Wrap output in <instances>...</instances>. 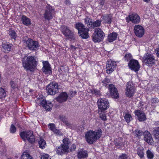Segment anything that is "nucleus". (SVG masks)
<instances>
[{
    "label": "nucleus",
    "mask_w": 159,
    "mask_h": 159,
    "mask_svg": "<svg viewBox=\"0 0 159 159\" xmlns=\"http://www.w3.org/2000/svg\"><path fill=\"white\" fill-rule=\"evenodd\" d=\"M10 84H11V87L13 89H14L17 87V84H15L14 81H11L10 82Z\"/></svg>",
    "instance_id": "a18cd8bd"
},
{
    "label": "nucleus",
    "mask_w": 159,
    "mask_h": 159,
    "mask_svg": "<svg viewBox=\"0 0 159 159\" xmlns=\"http://www.w3.org/2000/svg\"><path fill=\"white\" fill-rule=\"evenodd\" d=\"M25 43L26 46L30 50H35L39 47L38 43L37 41H33L30 39H28Z\"/></svg>",
    "instance_id": "ddd939ff"
},
{
    "label": "nucleus",
    "mask_w": 159,
    "mask_h": 159,
    "mask_svg": "<svg viewBox=\"0 0 159 159\" xmlns=\"http://www.w3.org/2000/svg\"><path fill=\"white\" fill-rule=\"evenodd\" d=\"M117 36V34L115 32L111 33L109 34L107 38V40L110 42H113L115 40Z\"/></svg>",
    "instance_id": "cd10ccee"
},
{
    "label": "nucleus",
    "mask_w": 159,
    "mask_h": 159,
    "mask_svg": "<svg viewBox=\"0 0 159 159\" xmlns=\"http://www.w3.org/2000/svg\"><path fill=\"white\" fill-rule=\"evenodd\" d=\"M124 117L125 119H132L131 116L129 114H126Z\"/></svg>",
    "instance_id": "09e8293b"
},
{
    "label": "nucleus",
    "mask_w": 159,
    "mask_h": 159,
    "mask_svg": "<svg viewBox=\"0 0 159 159\" xmlns=\"http://www.w3.org/2000/svg\"><path fill=\"white\" fill-rule=\"evenodd\" d=\"M134 32L135 35L138 37H142L144 34L145 30L143 27L140 25H136L134 28Z\"/></svg>",
    "instance_id": "4468645a"
},
{
    "label": "nucleus",
    "mask_w": 159,
    "mask_h": 159,
    "mask_svg": "<svg viewBox=\"0 0 159 159\" xmlns=\"http://www.w3.org/2000/svg\"><path fill=\"white\" fill-rule=\"evenodd\" d=\"M16 126L20 127L19 123L16 120L11 125L10 129V132L12 134H14L16 133Z\"/></svg>",
    "instance_id": "393cba45"
},
{
    "label": "nucleus",
    "mask_w": 159,
    "mask_h": 159,
    "mask_svg": "<svg viewBox=\"0 0 159 159\" xmlns=\"http://www.w3.org/2000/svg\"><path fill=\"white\" fill-rule=\"evenodd\" d=\"M98 2L99 4L102 6L104 4L105 1L104 0H100Z\"/></svg>",
    "instance_id": "3c124183"
},
{
    "label": "nucleus",
    "mask_w": 159,
    "mask_h": 159,
    "mask_svg": "<svg viewBox=\"0 0 159 159\" xmlns=\"http://www.w3.org/2000/svg\"><path fill=\"white\" fill-rule=\"evenodd\" d=\"M127 155L125 154H122L119 157V159H127Z\"/></svg>",
    "instance_id": "49530a36"
},
{
    "label": "nucleus",
    "mask_w": 159,
    "mask_h": 159,
    "mask_svg": "<svg viewBox=\"0 0 159 159\" xmlns=\"http://www.w3.org/2000/svg\"><path fill=\"white\" fill-rule=\"evenodd\" d=\"M100 21L99 20H97L93 22H92V26L91 27H92L93 28L95 27H99L100 26Z\"/></svg>",
    "instance_id": "4c0bfd02"
},
{
    "label": "nucleus",
    "mask_w": 159,
    "mask_h": 159,
    "mask_svg": "<svg viewBox=\"0 0 159 159\" xmlns=\"http://www.w3.org/2000/svg\"><path fill=\"white\" fill-rule=\"evenodd\" d=\"M75 26L78 30L79 35L82 39H87L89 38L88 32L89 30V28H86L84 25L81 22L76 23Z\"/></svg>",
    "instance_id": "7ed1b4c3"
},
{
    "label": "nucleus",
    "mask_w": 159,
    "mask_h": 159,
    "mask_svg": "<svg viewBox=\"0 0 159 159\" xmlns=\"http://www.w3.org/2000/svg\"><path fill=\"white\" fill-rule=\"evenodd\" d=\"M8 34L12 39H13L14 40H16L17 37V35L15 31L10 29L9 30Z\"/></svg>",
    "instance_id": "2f4dec72"
},
{
    "label": "nucleus",
    "mask_w": 159,
    "mask_h": 159,
    "mask_svg": "<svg viewBox=\"0 0 159 159\" xmlns=\"http://www.w3.org/2000/svg\"><path fill=\"white\" fill-rule=\"evenodd\" d=\"M61 30L63 34L66 37L74 39L75 38L73 32L70 30L66 26L63 25L61 27Z\"/></svg>",
    "instance_id": "f8f14e48"
},
{
    "label": "nucleus",
    "mask_w": 159,
    "mask_h": 159,
    "mask_svg": "<svg viewBox=\"0 0 159 159\" xmlns=\"http://www.w3.org/2000/svg\"><path fill=\"white\" fill-rule=\"evenodd\" d=\"M59 118L60 119H65V116H63V115H60L59 116Z\"/></svg>",
    "instance_id": "6e6d98bb"
},
{
    "label": "nucleus",
    "mask_w": 159,
    "mask_h": 159,
    "mask_svg": "<svg viewBox=\"0 0 159 159\" xmlns=\"http://www.w3.org/2000/svg\"><path fill=\"white\" fill-rule=\"evenodd\" d=\"M106 64V72L110 74L115 69L116 64V62L111 60L108 61Z\"/></svg>",
    "instance_id": "2eb2a0df"
},
{
    "label": "nucleus",
    "mask_w": 159,
    "mask_h": 159,
    "mask_svg": "<svg viewBox=\"0 0 159 159\" xmlns=\"http://www.w3.org/2000/svg\"><path fill=\"white\" fill-rule=\"evenodd\" d=\"M108 88L111 95L113 98H117L119 97L117 90L114 85L112 84H109Z\"/></svg>",
    "instance_id": "6ab92c4d"
},
{
    "label": "nucleus",
    "mask_w": 159,
    "mask_h": 159,
    "mask_svg": "<svg viewBox=\"0 0 159 159\" xmlns=\"http://www.w3.org/2000/svg\"><path fill=\"white\" fill-rule=\"evenodd\" d=\"M76 93V92L75 91H72L70 92L71 94L70 96L71 97H73Z\"/></svg>",
    "instance_id": "864d4df0"
},
{
    "label": "nucleus",
    "mask_w": 159,
    "mask_h": 159,
    "mask_svg": "<svg viewBox=\"0 0 159 159\" xmlns=\"http://www.w3.org/2000/svg\"><path fill=\"white\" fill-rule=\"evenodd\" d=\"M105 34L100 28H95L93 34L92 40L95 43L99 42L103 39Z\"/></svg>",
    "instance_id": "39448f33"
},
{
    "label": "nucleus",
    "mask_w": 159,
    "mask_h": 159,
    "mask_svg": "<svg viewBox=\"0 0 159 159\" xmlns=\"http://www.w3.org/2000/svg\"><path fill=\"white\" fill-rule=\"evenodd\" d=\"M41 159H51V158L48 154L44 153L41 154Z\"/></svg>",
    "instance_id": "79ce46f5"
},
{
    "label": "nucleus",
    "mask_w": 159,
    "mask_h": 159,
    "mask_svg": "<svg viewBox=\"0 0 159 159\" xmlns=\"http://www.w3.org/2000/svg\"><path fill=\"white\" fill-rule=\"evenodd\" d=\"M68 97L66 93L62 92L56 98V99L58 102L62 103L65 102L67 100Z\"/></svg>",
    "instance_id": "aec40b11"
},
{
    "label": "nucleus",
    "mask_w": 159,
    "mask_h": 159,
    "mask_svg": "<svg viewBox=\"0 0 159 159\" xmlns=\"http://www.w3.org/2000/svg\"><path fill=\"white\" fill-rule=\"evenodd\" d=\"M130 120H126V121L127 122L129 123L130 122Z\"/></svg>",
    "instance_id": "680f3d73"
},
{
    "label": "nucleus",
    "mask_w": 159,
    "mask_h": 159,
    "mask_svg": "<svg viewBox=\"0 0 159 159\" xmlns=\"http://www.w3.org/2000/svg\"><path fill=\"white\" fill-rule=\"evenodd\" d=\"M93 91H94V93L95 95H99L100 93V91H98V90H97L95 89H94Z\"/></svg>",
    "instance_id": "603ef678"
},
{
    "label": "nucleus",
    "mask_w": 159,
    "mask_h": 159,
    "mask_svg": "<svg viewBox=\"0 0 159 159\" xmlns=\"http://www.w3.org/2000/svg\"><path fill=\"white\" fill-rule=\"evenodd\" d=\"M77 156L79 159L84 158L88 156V153L86 151L81 149L78 152Z\"/></svg>",
    "instance_id": "a878e982"
},
{
    "label": "nucleus",
    "mask_w": 159,
    "mask_h": 159,
    "mask_svg": "<svg viewBox=\"0 0 159 159\" xmlns=\"http://www.w3.org/2000/svg\"><path fill=\"white\" fill-rule=\"evenodd\" d=\"M22 65L24 69L27 71L33 72L35 69L38 64L35 57L31 56H25L21 60Z\"/></svg>",
    "instance_id": "f257e3e1"
},
{
    "label": "nucleus",
    "mask_w": 159,
    "mask_h": 159,
    "mask_svg": "<svg viewBox=\"0 0 159 159\" xmlns=\"http://www.w3.org/2000/svg\"><path fill=\"white\" fill-rule=\"evenodd\" d=\"M110 80L108 78H106L104 80L102 81L103 85L107 86Z\"/></svg>",
    "instance_id": "37998d69"
},
{
    "label": "nucleus",
    "mask_w": 159,
    "mask_h": 159,
    "mask_svg": "<svg viewBox=\"0 0 159 159\" xmlns=\"http://www.w3.org/2000/svg\"><path fill=\"white\" fill-rule=\"evenodd\" d=\"M58 85L55 82H51L47 86L46 89L48 94L53 95L59 92Z\"/></svg>",
    "instance_id": "423d86ee"
},
{
    "label": "nucleus",
    "mask_w": 159,
    "mask_h": 159,
    "mask_svg": "<svg viewBox=\"0 0 159 159\" xmlns=\"http://www.w3.org/2000/svg\"><path fill=\"white\" fill-rule=\"evenodd\" d=\"M155 51L156 52L157 56L159 57V47L156 49Z\"/></svg>",
    "instance_id": "5fc2aeb1"
},
{
    "label": "nucleus",
    "mask_w": 159,
    "mask_h": 159,
    "mask_svg": "<svg viewBox=\"0 0 159 159\" xmlns=\"http://www.w3.org/2000/svg\"><path fill=\"white\" fill-rule=\"evenodd\" d=\"M139 120L140 121H142V120Z\"/></svg>",
    "instance_id": "0e129e2a"
},
{
    "label": "nucleus",
    "mask_w": 159,
    "mask_h": 159,
    "mask_svg": "<svg viewBox=\"0 0 159 159\" xmlns=\"http://www.w3.org/2000/svg\"><path fill=\"white\" fill-rule=\"evenodd\" d=\"M39 148L42 149L44 148L46 146L45 141L43 139L41 138H40L39 142Z\"/></svg>",
    "instance_id": "72a5a7b5"
},
{
    "label": "nucleus",
    "mask_w": 159,
    "mask_h": 159,
    "mask_svg": "<svg viewBox=\"0 0 159 159\" xmlns=\"http://www.w3.org/2000/svg\"><path fill=\"white\" fill-rule=\"evenodd\" d=\"M126 91L125 94L126 96L130 98L133 96L134 94L135 88L132 82H128L126 85Z\"/></svg>",
    "instance_id": "9b49d317"
},
{
    "label": "nucleus",
    "mask_w": 159,
    "mask_h": 159,
    "mask_svg": "<svg viewBox=\"0 0 159 159\" xmlns=\"http://www.w3.org/2000/svg\"><path fill=\"white\" fill-rule=\"evenodd\" d=\"M102 19L104 23L110 24L111 22V16L110 15H106L103 16Z\"/></svg>",
    "instance_id": "c756f323"
},
{
    "label": "nucleus",
    "mask_w": 159,
    "mask_h": 159,
    "mask_svg": "<svg viewBox=\"0 0 159 159\" xmlns=\"http://www.w3.org/2000/svg\"><path fill=\"white\" fill-rule=\"evenodd\" d=\"M144 140L149 144H152L153 139L150 133L148 131H146L143 133Z\"/></svg>",
    "instance_id": "412c9836"
},
{
    "label": "nucleus",
    "mask_w": 159,
    "mask_h": 159,
    "mask_svg": "<svg viewBox=\"0 0 159 159\" xmlns=\"http://www.w3.org/2000/svg\"><path fill=\"white\" fill-rule=\"evenodd\" d=\"M128 65L129 68L131 70L135 72L138 71L140 68L139 62L136 60H131L129 62Z\"/></svg>",
    "instance_id": "f3484780"
},
{
    "label": "nucleus",
    "mask_w": 159,
    "mask_h": 159,
    "mask_svg": "<svg viewBox=\"0 0 159 159\" xmlns=\"http://www.w3.org/2000/svg\"><path fill=\"white\" fill-rule=\"evenodd\" d=\"M98 110L101 111H105L109 107V103L105 99L100 98L97 102Z\"/></svg>",
    "instance_id": "9d476101"
},
{
    "label": "nucleus",
    "mask_w": 159,
    "mask_h": 159,
    "mask_svg": "<svg viewBox=\"0 0 159 159\" xmlns=\"http://www.w3.org/2000/svg\"><path fill=\"white\" fill-rule=\"evenodd\" d=\"M43 66L42 70L45 74H50L52 72L50 65L48 61L43 62Z\"/></svg>",
    "instance_id": "4be33fe9"
},
{
    "label": "nucleus",
    "mask_w": 159,
    "mask_h": 159,
    "mask_svg": "<svg viewBox=\"0 0 159 159\" xmlns=\"http://www.w3.org/2000/svg\"><path fill=\"white\" fill-rule=\"evenodd\" d=\"M12 45L9 43H3L2 47L4 50L5 52H8L11 50V47Z\"/></svg>",
    "instance_id": "c85d7f7f"
},
{
    "label": "nucleus",
    "mask_w": 159,
    "mask_h": 159,
    "mask_svg": "<svg viewBox=\"0 0 159 159\" xmlns=\"http://www.w3.org/2000/svg\"><path fill=\"white\" fill-rule=\"evenodd\" d=\"M152 133L155 138L159 140V128L157 127L153 129Z\"/></svg>",
    "instance_id": "7c9ffc66"
},
{
    "label": "nucleus",
    "mask_w": 159,
    "mask_h": 159,
    "mask_svg": "<svg viewBox=\"0 0 159 159\" xmlns=\"http://www.w3.org/2000/svg\"><path fill=\"white\" fill-rule=\"evenodd\" d=\"M20 135L22 139L25 141L27 140L31 143H34L35 141L34 136L31 131L21 132Z\"/></svg>",
    "instance_id": "6e6552de"
},
{
    "label": "nucleus",
    "mask_w": 159,
    "mask_h": 159,
    "mask_svg": "<svg viewBox=\"0 0 159 159\" xmlns=\"http://www.w3.org/2000/svg\"><path fill=\"white\" fill-rule=\"evenodd\" d=\"M63 142V144L58 147L57 149V153L59 155H61L67 152L69 148V142L68 138H66L64 139Z\"/></svg>",
    "instance_id": "0eeeda50"
},
{
    "label": "nucleus",
    "mask_w": 159,
    "mask_h": 159,
    "mask_svg": "<svg viewBox=\"0 0 159 159\" xmlns=\"http://www.w3.org/2000/svg\"><path fill=\"white\" fill-rule=\"evenodd\" d=\"M59 71L60 73L64 75L66 73V71L63 66H62L60 69H59Z\"/></svg>",
    "instance_id": "c03bdc74"
},
{
    "label": "nucleus",
    "mask_w": 159,
    "mask_h": 159,
    "mask_svg": "<svg viewBox=\"0 0 159 159\" xmlns=\"http://www.w3.org/2000/svg\"><path fill=\"white\" fill-rule=\"evenodd\" d=\"M72 47H73V48H74V46H72Z\"/></svg>",
    "instance_id": "338daca9"
},
{
    "label": "nucleus",
    "mask_w": 159,
    "mask_h": 159,
    "mask_svg": "<svg viewBox=\"0 0 159 159\" xmlns=\"http://www.w3.org/2000/svg\"><path fill=\"white\" fill-rule=\"evenodd\" d=\"M28 159H33L32 157L31 156H29V157L28 158Z\"/></svg>",
    "instance_id": "bf43d9fd"
},
{
    "label": "nucleus",
    "mask_w": 159,
    "mask_h": 159,
    "mask_svg": "<svg viewBox=\"0 0 159 159\" xmlns=\"http://www.w3.org/2000/svg\"><path fill=\"white\" fill-rule=\"evenodd\" d=\"M148 158L149 159H152L154 157V154L150 150H148L146 152Z\"/></svg>",
    "instance_id": "58836bf2"
},
{
    "label": "nucleus",
    "mask_w": 159,
    "mask_h": 159,
    "mask_svg": "<svg viewBox=\"0 0 159 159\" xmlns=\"http://www.w3.org/2000/svg\"><path fill=\"white\" fill-rule=\"evenodd\" d=\"M159 100L157 98H152L151 99V102L152 103H156L158 102Z\"/></svg>",
    "instance_id": "8fccbe9b"
},
{
    "label": "nucleus",
    "mask_w": 159,
    "mask_h": 159,
    "mask_svg": "<svg viewBox=\"0 0 159 159\" xmlns=\"http://www.w3.org/2000/svg\"><path fill=\"white\" fill-rule=\"evenodd\" d=\"M85 24H87L89 28L91 27L92 24V19L88 17H86L84 19Z\"/></svg>",
    "instance_id": "473e14b6"
},
{
    "label": "nucleus",
    "mask_w": 159,
    "mask_h": 159,
    "mask_svg": "<svg viewBox=\"0 0 159 159\" xmlns=\"http://www.w3.org/2000/svg\"><path fill=\"white\" fill-rule=\"evenodd\" d=\"M102 135V131L100 129L95 131L90 130L85 134V139L87 142L90 144H93L97 140L99 139Z\"/></svg>",
    "instance_id": "f03ea898"
},
{
    "label": "nucleus",
    "mask_w": 159,
    "mask_h": 159,
    "mask_svg": "<svg viewBox=\"0 0 159 159\" xmlns=\"http://www.w3.org/2000/svg\"><path fill=\"white\" fill-rule=\"evenodd\" d=\"M137 154L140 158L143 157L144 155V149L143 148L138 149Z\"/></svg>",
    "instance_id": "ea45409f"
},
{
    "label": "nucleus",
    "mask_w": 159,
    "mask_h": 159,
    "mask_svg": "<svg viewBox=\"0 0 159 159\" xmlns=\"http://www.w3.org/2000/svg\"><path fill=\"white\" fill-rule=\"evenodd\" d=\"M104 111L98 110L99 116L101 119H107V118Z\"/></svg>",
    "instance_id": "f704fd0d"
},
{
    "label": "nucleus",
    "mask_w": 159,
    "mask_h": 159,
    "mask_svg": "<svg viewBox=\"0 0 159 159\" xmlns=\"http://www.w3.org/2000/svg\"><path fill=\"white\" fill-rule=\"evenodd\" d=\"M135 116L138 119H146V116L144 112L141 110H136L134 112Z\"/></svg>",
    "instance_id": "5701e85b"
},
{
    "label": "nucleus",
    "mask_w": 159,
    "mask_h": 159,
    "mask_svg": "<svg viewBox=\"0 0 159 159\" xmlns=\"http://www.w3.org/2000/svg\"><path fill=\"white\" fill-rule=\"evenodd\" d=\"M54 12V9L51 6L48 4L46 7V9L43 17L45 20H49L53 18V14Z\"/></svg>",
    "instance_id": "1a4fd4ad"
},
{
    "label": "nucleus",
    "mask_w": 159,
    "mask_h": 159,
    "mask_svg": "<svg viewBox=\"0 0 159 159\" xmlns=\"http://www.w3.org/2000/svg\"><path fill=\"white\" fill-rule=\"evenodd\" d=\"M65 3L66 4H70V0H66L65 2Z\"/></svg>",
    "instance_id": "4d7b16f0"
},
{
    "label": "nucleus",
    "mask_w": 159,
    "mask_h": 159,
    "mask_svg": "<svg viewBox=\"0 0 159 159\" xmlns=\"http://www.w3.org/2000/svg\"><path fill=\"white\" fill-rule=\"evenodd\" d=\"M144 1L146 2H148L150 0H144Z\"/></svg>",
    "instance_id": "052dcab7"
},
{
    "label": "nucleus",
    "mask_w": 159,
    "mask_h": 159,
    "mask_svg": "<svg viewBox=\"0 0 159 159\" xmlns=\"http://www.w3.org/2000/svg\"><path fill=\"white\" fill-rule=\"evenodd\" d=\"M48 126L50 129L54 133L58 135H62V133L61 132V131L56 128L55 125L54 124L50 123L48 125Z\"/></svg>",
    "instance_id": "b1692460"
},
{
    "label": "nucleus",
    "mask_w": 159,
    "mask_h": 159,
    "mask_svg": "<svg viewBox=\"0 0 159 159\" xmlns=\"http://www.w3.org/2000/svg\"><path fill=\"white\" fill-rule=\"evenodd\" d=\"M132 57V56L131 54L130 53H128L126 54L125 57V60H129Z\"/></svg>",
    "instance_id": "de8ad7c7"
},
{
    "label": "nucleus",
    "mask_w": 159,
    "mask_h": 159,
    "mask_svg": "<svg viewBox=\"0 0 159 159\" xmlns=\"http://www.w3.org/2000/svg\"><path fill=\"white\" fill-rule=\"evenodd\" d=\"M66 125H69V124H68V123H66Z\"/></svg>",
    "instance_id": "69168bd1"
},
{
    "label": "nucleus",
    "mask_w": 159,
    "mask_h": 159,
    "mask_svg": "<svg viewBox=\"0 0 159 159\" xmlns=\"http://www.w3.org/2000/svg\"><path fill=\"white\" fill-rule=\"evenodd\" d=\"M41 95L37 98L35 100L36 103L38 105L42 106L46 111H49L53 107V105L49 101H46Z\"/></svg>",
    "instance_id": "20e7f679"
},
{
    "label": "nucleus",
    "mask_w": 159,
    "mask_h": 159,
    "mask_svg": "<svg viewBox=\"0 0 159 159\" xmlns=\"http://www.w3.org/2000/svg\"><path fill=\"white\" fill-rule=\"evenodd\" d=\"M21 20L22 23L26 26H28L31 24L30 19L25 16L23 15L22 16Z\"/></svg>",
    "instance_id": "bb28decb"
},
{
    "label": "nucleus",
    "mask_w": 159,
    "mask_h": 159,
    "mask_svg": "<svg viewBox=\"0 0 159 159\" xmlns=\"http://www.w3.org/2000/svg\"><path fill=\"white\" fill-rule=\"evenodd\" d=\"M30 156L27 152H24L21 155V159H28Z\"/></svg>",
    "instance_id": "a19ab883"
},
{
    "label": "nucleus",
    "mask_w": 159,
    "mask_h": 159,
    "mask_svg": "<svg viewBox=\"0 0 159 159\" xmlns=\"http://www.w3.org/2000/svg\"><path fill=\"white\" fill-rule=\"evenodd\" d=\"M33 90H30V92H31Z\"/></svg>",
    "instance_id": "e2e57ef3"
},
{
    "label": "nucleus",
    "mask_w": 159,
    "mask_h": 159,
    "mask_svg": "<svg viewBox=\"0 0 159 159\" xmlns=\"http://www.w3.org/2000/svg\"><path fill=\"white\" fill-rule=\"evenodd\" d=\"M6 95V92L4 89L0 88V98H4Z\"/></svg>",
    "instance_id": "e433bc0d"
},
{
    "label": "nucleus",
    "mask_w": 159,
    "mask_h": 159,
    "mask_svg": "<svg viewBox=\"0 0 159 159\" xmlns=\"http://www.w3.org/2000/svg\"><path fill=\"white\" fill-rule=\"evenodd\" d=\"M135 135L137 137L139 138L143 135V132L142 130H136L134 132Z\"/></svg>",
    "instance_id": "c9c22d12"
},
{
    "label": "nucleus",
    "mask_w": 159,
    "mask_h": 159,
    "mask_svg": "<svg viewBox=\"0 0 159 159\" xmlns=\"http://www.w3.org/2000/svg\"><path fill=\"white\" fill-rule=\"evenodd\" d=\"M143 59L144 63L148 64L149 66H152L155 64V59L154 56L151 54H146Z\"/></svg>",
    "instance_id": "dca6fc26"
},
{
    "label": "nucleus",
    "mask_w": 159,
    "mask_h": 159,
    "mask_svg": "<svg viewBox=\"0 0 159 159\" xmlns=\"http://www.w3.org/2000/svg\"><path fill=\"white\" fill-rule=\"evenodd\" d=\"M116 145H119L120 146H122V144L120 143H116Z\"/></svg>",
    "instance_id": "13d9d810"
},
{
    "label": "nucleus",
    "mask_w": 159,
    "mask_h": 159,
    "mask_svg": "<svg viewBox=\"0 0 159 159\" xmlns=\"http://www.w3.org/2000/svg\"><path fill=\"white\" fill-rule=\"evenodd\" d=\"M126 21L129 22L131 21L134 24H137L140 21V18L139 15L135 13L132 14L128 16L126 18Z\"/></svg>",
    "instance_id": "a211bd4d"
}]
</instances>
